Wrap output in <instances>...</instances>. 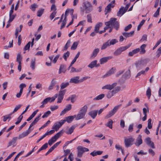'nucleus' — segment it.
<instances>
[{"label":"nucleus","mask_w":161,"mask_h":161,"mask_svg":"<svg viewBox=\"0 0 161 161\" xmlns=\"http://www.w3.org/2000/svg\"><path fill=\"white\" fill-rule=\"evenodd\" d=\"M87 106L85 105L79 110L78 113L77 115L75 118L76 120H79L83 118L85 116L87 109Z\"/></svg>","instance_id":"nucleus-1"},{"label":"nucleus","mask_w":161,"mask_h":161,"mask_svg":"<svg viewBox=\"0 0 161 161\" xmlns=\"http://www.w3.org/2000/svg\"><path fill=\"white\" fill-rule=\"evenodd\" d=\"M41 115V114L38 115L36 118L34 119V120L33 121L34 123L36 124L39 120V118Z\"/></svg>","instance_id":"nucleus-59"},{"label":"nucleus","mask_w":161,"mask_h":161,"mask_svg":"<svg viewBox=\"0 0 161 161\" xmlns=\"http://www.w3.org/2000/svg\"><path fill=\"white\" fill-rule=\"evenodd\" d=\"M148 62L147 59H141L136 63L135 65L138 70H140L145 67Z\"/></svg>","instance_id":"nucleus-3"},{"label":"nucleus","mask_w":161,"mask_h":161,"mask_svg":"<svg viewBox=\"0 0 161 161\" xmlns=\"http://www.w3.org/2000/svg\"><path fill=\"white\" fill-rule=\"evenodd\" d=\"M38 111V110H36L34 111L32 114L29 117V118L27 119V121H29L31 120L35 116Z\"/></svg>","instance_id":"nucleus-33"},{"label":"nucleus","mask_w":161,"mask_h":161,"mask_svg":"<svg viewBox=\"0 0 161 161\" xmlns=\"http://www.w3.org/2000/svg\"><path fill=\"white\" fill-rule=\"evenodd\" d=\"M75 128V126H72L69 129L68 131H66V133L68 134H71L73 132Z\"/></svg>","instance_id":"nucleus-35"},{"label":"nucleus","mask_w":161,"mask_h":161,"mask_svg":"<svg viewBox=\"0 0 161 161\" xmlns=\"http://www.w3.org/2000/svg\"><path fill=\"white\" fill-rule=\"evenodd\" d=\"M44 10V9H41L39 10L37 13V16L38 17L41 16L43 13Z\"/></svg>","instance_id":"nucleus-56"},{"label":"nucleus","mask_w":161,"mask_h":161,"mask_svg":"<svg viewBox=\"0 0 161 161\" xmlns=\"http://www.w3.org/2000/svg\"><path fill=\"white\" fill-rule=\"evenodd\" d=\"M115 68H112L105 75L103 76V77H105L107 76H110L111 75L114 74L115 73Z\"/></svg>","instance_id":"nucleus-23"},{"label":"nucleus","mask_w":161,"mask_h":161,"mask_svg":"<svg viewBox=\"0 0 161 161\" xmlns=\"http://www.w3.org/2000/svg\"><path fill=\"white\" fill-rule=\"evenodd\" d=\"M23 118V116L20 115L18 118V120L15 123V124L17 125L19 124L21 122Z\"/></svg>","instance_id":"nucleus-51"},{"label":"nucleus","mask_w":161,"mask_h":161,"mask_svg":"<svg viewBox=\"0 0 161 161\" xmlns=\"http://www.w3.org/2000/svg\"><path fill=\"white\" fill-rule=\"evenodd\" d=\"M48 147V144L47 143H45L41 148L40 150H44L46 149Z\"/></svg>","instance_id":"nucleus-62"},{"label":"nucleus","mask_w":161,"mask_h":161,"mask_svg":"<svg viewBox=\"0 0 161 161\" xmlns=\"http://www.w3.org/2000/svg\"><path fill=\"white\" fill-rule=\"evenodd\" d=\"M21 106V105H18L17 106L14 108V110L12 113L14 114L16 112Z\"/></svg>","instance_id":"nucleus-64"},{"label":"nucleus","mask_w":161,"mask_h":161,"mask_svg":"<svg viewBox=\"0 0 161 161\" xmlns=\"http://www.w3.org/2000/svg\"><path fill=\"white\" fill-rule=\"evenodd\" d=\"M134 139L132 137L125 139V145L126 147H128L132 145V143L134 141Z\"/></svg>","instance_id":"nucleus-10"},{"label":"nucleus","mask_w":161,"mask_h":161,"mask_svg":"<svg viewBox=\"0 0 161 161\" xmlns=\"http://www.w3.org/2000/svg\"><path fill=\"white\" fill-rule=\"evenodd\" d=\"M71 43V41L70 40H69L66 43L65 45V46L63 48V50L64 51H65L69 47V46L70 44Z\"/></svg>","instance_id":"nucleus-39"},{"label":"nucleus","mask_w":161,"mask_h":161,"mask_svg":"<svg viewBox=\"0 0 161 161\" xmlns=\"http://www.w3.org/2000/svg\"><path fill=\"white\" fill-rule=\"evenodd\" d=\"M84 10H86V13H90L92 10V6L89 2H86L83 3Z\"/></svg>","instance_id":"nucleus-7"},{"label":"nucleus","mask_w":161,"mask_h":161,"mask_svg":"<svg viewBox=\"0 0 161 161\" xmlns=\"http://www.w3.org/2000/svg\"><path fill=\"white\" fill-rule=\"evenodd\" d=\"M130 46H126L118 48L114 53V54L115 56H118L120 55L123 51L125 50L128 48Z\"/></svg>","instance_id":"nucleus-8"},{"label":"nucleus","mask_w":161,"mask_h":161,"mask_svg":"<svg viewBox=\"0 0 161 161\" xmlns=\"http://www.w3.org/2000/svg\"><path fill=\"white\" fill-rule=\"evenodd\" d=\"M112 56H108L105 57H103L101 58L100 60V64H102L106 63L108 61L112 58Z\"/></svg>","instance_id":"nucleus-17"},{"label":"nucleus","mask_w":161,"mask_h":161,"mask_svg":"<svg viewBox=\"0 0 161 161\" xmlns=\"http://www.w3.org/2000/svg\"><path fill=\"white\" fill-rule=\"evenodd\" d=\"M38 6L36 3H34L31 5L30 6V8L32 9V10L34 11H35L36 8Z\"/></svg>","instance_id":"nucleus-44"},{"label":"nucleus","mask_w":161,"mask_h":161,"mask_svg":"<svg viewBox=\"0 0 161 161\" xmlns=\"http://www.w3.org/2000/svg\"><path fill=\"white\" fill-rule=\"evenodd\" d=\"M22 57L21 56L20 53H18L17 55L16 61L18 62L19 63H21V60Z\"/></svg>","instance_id":"nucleus-45"},{"label":"nucleus","mask_w":161,"mask_h":161,"mask_svg":"<svg viewBox=\"0 0 161 161\" xmlns=\"http://www.w3.org/2000/svg\"><path fill=\"white\" fill-rule=\"evenodd\" d=\"M99 48H97L94 49L93 50L92 54L90 56V58L92 59L95 57L99 53Z\"/></svg>","instance_id":"nucleus-18"},{"label":"nucleus","mask_w":161,"mask_h":161,"mask_svg":"<svg viewBox=\"0 0 161 161\" xmlns=\"http://www.w3.org/2000/svg\"><path fill=\"white\" fill-rule=\"evenodd\" d=\"M71 109V105L69 104L67 105L65 108L61 112L60 114V115H62L65 114L66 112Z\"/></svg>","instance_id":"nucleus-16"},{"label":"nucleus","mask_w":161,"mask_h":161,"mask_svg":"<svg viewBox=\"0 0 161 161\" xmlns=\"http://www.w3.org/2000/svg\"><path fill=\"white\" fill-rule=\"evenodd\" d=\"M97 60H95L92 61V62L88 65V67L92 69L95 67H97Z\"/></svg>","instance_id":"nucleus-27"},{"label":"nucleus","mask_w":161,"mask_h":161,"mask_svg":"<svg viewBox=\"0 0 161 161\" xmlns=\"http://www.w3.org/2000/svg\"><path fill=\"white\" fill-rule=\"evenodd\" d=\"M146 46V45L145 44L142 45L140 47L141 51H140V53L141 54H143L145 53L146 50L145 49Z\"/></svg>","instance_id":"nucleus-30"},{"label":"nucleus","mask_w":161,"mask_h":161,"mask_svg":"<svg viewBox=\"0 0 161 161\" xmlns=\"http://www.w3.org/2000/svg\"><path fill=\"white\" fill-rule=\"evenodd\" d=\"M157 53V54L156 55V56L158 58L159 57L161 54V47L158 48Z\"/></svg>","instance_id":"nucleus-61"},{"label":"nucleus","mask_w":161,"mask_h":161,"mask_svg":"<svg viewBox=\"0 0 161 161\" xmlns=\"http://www.w3.org/2000/svg\"><path fill=\"white\" fill-rule=\"evenodd\" d=\"M77 149L78 151L77 156L80 158L82 156V154L84 152H87L89 150L88 148L80 146L77 147Z\"/></svg>","instance_id":"nucleus-6"},{"label":"nucleus","mask_w":161,"mask_h":161,"mask_svg":"<svg viewBox=\"0 0 161 161\" xmlns=\"http://www.w3.org/2000/svg\"><path fill=\"white\" fill-rule=\"evenodd\" d=\"M51 99V98L50 97H47L44 99L42 103V104L40 106V107L42 108H44V105L46 104Z\"/></svg>","instance_id":"nucleus-25"},{"label":"nucleus","mask_w":161,"mask_h":161,"mask_svg":"<svg viewBox=\"0 0 161 161\" xmlns=\"http://www.w3.org/2000/svg\"><path fill=\"white\" fill-rule=\"evenodd\" d=\"M116 19L115 18H111L110 20L105 22L106 25H109L111 27H114L116 30H118L119 28V24L118 21H116Z\"/></svg>","instance_id":"nucleus-2"},{"label":"nucleus","mask_w":161,"mask_h":161,"mask_svg":"<svg viewBox=\"0 0 161 161\" xmlns=\"http://www.w3.org/2000/svg\"><path fill=\"white\" fill-rule=\"evenodd\" d=\"M146 95L148 99H149L151 95V90L148 88L146 92Z\"/></svg>","instance_id":"nucleus-49"},{"label":"nucleus","mask_w":161,"mask_h":161,"mask_svg":"<svg viewBox=\"0 0 161 161\" xmlns=\"http://www.w3.org/2000/svg\"><path fill=\"white\" fill-rule=\"evenodd\" d=\"M114 95V94H113L112 91H109L107 95V97L108 98H110Z\"/></svg>","instance_id":"nucleus-57"},{"label":"nucleus","mask_w":161,"mask_h":161,"mask_svg":"<svg viewBox=\"0 0 161 161\" xmlns=\"http://www.w3.org/2000/svg\"><path fill=\"white\" fill-rule=\"evenodd\" d=\"M145 142L147 145L153 148H155V147L153 142L151 140L150 138L148 137L145 139Z\"/></svg>","instance_id":"nucleus-14"},{"label":"nucleus","mask_w":161,"mask_h":161,"mask_svg":"<svg viewBox=\"0 0 161 161\" xmlns=\"http://www.w3.org/2000/svg\"><path fill=\"white\" fill-rule=\"evenodd\" d=\"M103 152L99 151H94L90 153V154L93 156H95L97 155H100L102 154Z\"/></svg>","instance_id":"nucleus-32"},{"label":"nucleus","mask_w":161,"mask_h":161,"mask_svg":"<svg viewBox=\"0 0 161 161\" xmlns=\"http://www.w3.org/2000/svg\"><path fill=\"white\" fill-rule=\"evenodd\" d=\"M66 92V90H64L62 91H60L59 92V93L58 94V96L63 97L64 95Z\"/></svg>","instance_id":"nucleus-50"},{"label":"nucleus","mask_w":161,"mask_h":161,"mask_svg":"<svg viewBox=\"0 0 161 161\" xmlns=\"http://www.w3.org/2000/svg\"><path fill=\"white\" fill-rule=\"evenodd\" d=\"M104 96L105 95L104 94H101L94 97L93 100L94 101L98 100L104 98Z\"/></svg>","instance_id":"nucleus-31"},{"label":"nucleus","mask_w":161,"mask_h":161,"mask_svg":"<svg viewBox=\"0 0 161 161\" xmlns=\"http://www.w3.org/2000/svg\"><path fill=\"white\" fill-rule=\"evenodd\" d=\"M109 40H108L107 42L104 43L103 45L102 46L101 49V50H104L105 49L108 47L109 46Z\"/></svg>","instance_id":"nucleus-29"},{"label":"nucleus","mask_w":161,"mask_h":161,"mask_svg":"<svg viewBox=\"0 0 161 161\" xmlns=\"http://www.w3.org/2000/svg\"><path fill=\"white\" fill-rule=\"evenodd\" d=\"M87 22L90 23H92V15L91 14H89L87 15Z\"/></svg>","instance_id":"nucleus-58"},{"label":"nucleus","mask_w":161,"mask_h":161,"mask_svg":"<svg viewBox=\"0 0 161 161\" xmlns=\"http://www.w3.org/2000/svg\"><path fill=\"white\" fill-rule=\"evenodd\" d=\"M117 85V83L114 82L113 83L112 85L108 84L105 85L103 86L102 88L103 89H106L109 90H110L113 89Z\"/></svg>","instance_id":"nucleus-11"},{"label":"nucleus","mask_w":161,"mask_h":161,"mask_svg":"<svg viewBox=\"0 0 161 161\" xmlns=\"http://www.w3.org/2000/svg\"><path fill=\"white\" fill-rule=\"evenodd\" d=\"M121 104H119L117 106H115L113 109L109 112L108 114L105 116V119L109 118L113 116L117 111L119 107L121 106Z\"/></svg>","instance_id":"nucleus-5"},{"label":"nucleus","mask_w":161,"mask_h":161,"mask_svg":"<svg viewBox=\"0 0 161 161\" xmlns=\"http://www.w3.org/2000/svg\"><path fill=\"white\" fill-rule=\"evenodd\" d=\"M9 19L8 21V23L11 22L13 20L15 16V15H9Z\"/></svg>","instance_id":"nucleus-60"},{"label":"nucleus","mask_w":161,"mask_h":161,"mask_svg":"<svg viewBox=\"0 0 161 161\" xmlns=\"http://www.w3.org/2000/svg\"><path fill=\"white\" fill-rule=\"evenodd\" d=\"M63 131L62 130L57 133L53 136L48 141V144L51 146L61 136L63 133Z\"/></svg>","instance_id":"nucleus-4"},{"label":"nucleus","mask_w":161,"mask_h":161,"mask_svg":"<svg viewBox=\"0 0 161 161\" xmlns=\"http://www.w3.org/2000/svg\"><path fill=\"white\" fill-rule=\"evenodd\" d=\"M26 86V85L24 83H21L19 86V87L20 89V90L23 92V89Z\"/></svg>","instance_id":"nucleus-63"},{"label":"nucleus","mask_w":161,"mask_h":161,"mask_svg":"<svg viewBox=\"0 0 161 161\" xmlns=\"http://www.w3.org/2000/svg\"><path fill=\"white\" fill-rule=\"evenodd\" d=\"M113 121L111 119H109L107 124L106 125V126L109 127L110 129L112 128V124Z\"/></svg>","instance_id":"nucleus-42"},{"label":"nucleus","mask_w":161,"mask_h":161,"mask_svg":"<svg viewBox=\"0 0 161 161\" xmlns=\"http://www.w3.org/2000/svg\"><path fill=\"white\" fill-rule=\"evenodd\" d=\"M134 33V31H132L130 32H123L122 35L125 38L129 37L132 36Z\"/></svg>","instance_id":"nucleus-20"},{"label":"nucleus","mask_w":161,"mask_h":161,"mask_svg":"<svg viewBox=\"0 0 161 161\" xmlns=\"http://www.w3.org/2000/svg\"><path fill=\"white\" fill-rule=\"evenodd\" d=\"M31 132V130H26L21 134H20L18 137V139H20L27 136Z\"/></svg>","instance_id":"nucleus-15"},{"label":"nucleus","mask_w":161,"mask_h":161,"mask_svg":"<svg viewBox=\"0 0 161 161\" xmlns=\"http://www.w3.org/2000/svg\"><path fill=\"white\" fill-rule=\"evenodd\" d=\"M114 6V5H112V3H110L106 7L105 9V11H106L107 13L109 12L111 10V8H113Z\"/></svg>","instance_id":"nucleus-28"},{"label":"nucleus","mask_w":161,"mask_h":161,"mask_svg":"<svg viewBox=\"0 0 161 161\" xmlns=\"http://www.w3.org/2000/svg\"><path fill=\"white\" fill-rule=\"evenodd\" d=\"M69 54L70 53L68 51H67L64 54L63 56V57L65 61L67 60V58L69 57Z\"/></svg>","instance_id":"nucleus-48"},{"label":"nucleus","mask_w":161,"mask_h":161,"mask_svg":"<svg viewBox=\"0 0 161 161\" xmlns=\"http://www.w3.org/2000/svg\"><path fill=\"white\" fill-rule=\"evenodd\" d=\"M145 20L144 19L142 20L140 23V24L137 26V30L138 31H139L141 27L143 25L145 22Z\"/></svg>","instance_id":"nucleus-46"},{"label":"nucleus","mask_w":161,"mask_h":161,"mask_svg":"<svg viewBox=\"0 0 161 161\" xmlns=\"http://www.w3.org/2000/svg\"><path fill=\"white\" fill-rule=\"evenodd\" d=\"M142 143V136L139 135L136 140V142L135 143V145L137 146H139Z\"/></svg>","instance_id":"nucleus-22"},{"label":"nucleus","mask_w":161,"mask_h":161,"mask_svg":"<svg viewBox=\"0 0 161 161\" xmlns=\"http://www.w3.org/2000/svg\"><path fill=\"white\" fill-rule=\"evenodd\" d=\"M35 58L31 59L30 67L33 70H34L35 69Z\"/></svg>","instance_id":"nucleus-34"},{"label":"nucleus","mask_w":161,"mask_h":161,"mask_svg":"<svg viewBox=\"0 0 161 161\" xmlns=\"http://www.w3.org/2000/svg\"><path fill=\"white\" fill-rule=\"evenodd\" d=\"M18 139L17 137H14L13 138L12 140L9 142L8 143V147L11 145H14L15 144Z\"/></svg>","instance_id":"nucleus-26"},{"label":"nucleus","mask_w":161,"mask_h":161,"mask_svg":"<svg viewBox=\"0 0 161 161\" xmlns=\"http://www.w3.org/2000/svg\"><path fill=\"white\" fill-rule=\"evenodd\" d=\"M103 24L101 22H99L96 24L95 26L94 31L96 33H98L100 28L102 25Z\"/></svg>","instance_id":"nucleus-24"},{"label":"nucleus","mask_w":161,"mask_h":161,"mask_svg":"<svg viewBox=\"0 0 161 161\" xmlns=\"http://www.w3.org/2000/svg\"><path fill=\"white\" fill-rule=\"evenodd\" d=\"M79 42H74L71 47V49L73 50H75L77 47Z\"/></svg>","instance_id":"nucleus-38"},{"label":"nucleus","mask_w":161,"mask_h":161,"mask_svg":"<svg viewBox=\"0 0 161 161\" xmlns=\"http://www.w3.org/2000/svg\"><path fill=\"white\" fill-rule=\"evenodd\" d=\"M130 70H127L124 74V77L125 78H129L130 76Z\"/></svg>","instance_id":"nucleus-41"},{"label":"nucleus","mask_w":161,"mask_h":161,"mask_svg":"<svg viewBox=\"0 0 161 161\" xmlns=\"http://www.w3.org/2000/svg\"><path fill=\"white\" fill-rule=\"evenodd\" d=\"M160 8V7H159L158 8L156 12L153 15V16L154 17H157L159 15Z\"/></svg>","instance_id":"nucleus-54"},{"label":"nucleus","mask_w":161,"mask_h":161,"mask_svg":"<svg viewBox=\"0 0 161 161\" xmlns=\"http://www.w3.org/2000/svg\"><path fill=\"white\" fill-rule=\"evenodd\" d=\"M31 44V42H29L24 47V50L25 51L27 50H29Z\"/></svg>","instance_id":"nucleus-47"},{"label":"nucleus","mask_w":161,"mask_h":161,"mask_svg":"<svg viewBox=\"0 0 161 161\" xmlns=\"http://www.w3.org/2000/svg\"><path fill=\"white\" fill-rule=\"evenodd\" d=\"M97 112V110H93L89 112L88 114L92 118L94 119L96 116Z\"/></svg>","instance_id":"nucleus-19"},{"label":"nucleus","mask_w":161,"mask_h":161,"mask_svg":"<svg viewBox=\"0 0 161 161\" xmlns=\"http://www.w3.org/2000/svg\"><path fill=\"white\" fill-rule=\"evenodd\" d=\"M67 20L66 19V17H65L64 19L62 21V25L60 27V29H62L66 25Z\"/></svg>","instance_id":"nucleus-55"},{"label":"nucleus","mask_w":161,"mask_h":161,"mask_svg":"<svg viewBox=\"0 0 161 161\" xmlns=\"http://www.w3.org/2000/svg\"><path fill=\"white\" fill-rule=\"evenodd\" d=\"M118 41L116 39H113L111 40L109 42V45L110 46L111 45H114L117 42H118Z\"/></svg>","instance_id":"nucleus-43"},{"label":"nucleus","mask_w":161,"mask_h":161,"mask_svg":"<svg viewBox=\"0 0 161 161\" xmlns=\"http://www.w3.org/2000/svg\"><path fill=\"white\" fill-rule=\"evenodd\" d=\"M126 12V10H125L124 7H121L118 12L117 15L120 17L122 16Z\"/></svg>","instance_id":"nucleus-21"},{"label":"nucleus","mask_w":161,"mask_h":161,"mask_svg":"<svg viewBox=\"0 0 161 161\" xmlns=\"http://www.w3.org/2000/svg\"><path fill=\"white\" fill-rule=\"evenodd\" d=\"M65 70L64 69V65H61L59 68V69L58 71L59 74H60L62 72L64 73Z\"/></svg>","instance_id":"nucleus-40"},{"label":"nucleus","mask_w":161,"mask_h":161,"mask_svg":"<svg viewBox=\"0 0 161 161\" xmlns=\"http://www.w3.org/2000/svg\"><path fill=\"white\" fill-rule=\"evenodd\" d=\"M121 87L119 86H118L114 88L113 90H112V92L113 94L114 95L118 92L120 90Z\"/></svg>","instance_id":"nucleus-36"},{"label":"nucleus","mask_w":161,"mask_h":161,"mask_svg":"<svg viewBox=\"0 0 161 161\" xmlns=\"http://www.w3.org/2000/svg\"><path fill=\"white\" fill-rule=\"evenodd\" d=\"M80 77L79 76L73 77L70 79L69 82L70 83H74L75 84L80 83Z\"/></svg>","instance_id":"nucleus-12"},{"label":"nucleus","mask_w":161,"mask_h":161,"mask_svg":"<svg viewBox=\"0 0 161 161\" xmlns=\"http://www.w3.org/2000/svg\"><path fill=\"white\" fill-rule=\"evenodd\" d=\"M76 115L74 116H69L65 118L64 120H63L62 121L64 123L66 121H67L68 123H70L74 119V118L76 117Z\"/></svg>","instance_id":"nucleus-13"},{"label":"nucleus","mask_w":161,"mask_h":161,"mask_svg":"<svg viewBox=\"0 0 161 161\" xmlns=\"http://www.w3.org/2000/svg\"><path fill=\"white\" fill-rule=\"evenodd\" d=\"M64 124L62 120L60 122H56L53 125L52 129L55 130L56 131H57Z\"/></svg>","instance_id":"nucleus-9"},{"label":"nucleus","mask_w":161,"mask_h":161,"mask_svg":"<svg viewBox=\"0 0 161 161\" xmlns=\"http://www.w3.org/2000/svg\"><path fill=\"white\" fill-rule=\"evenodd\" d=\"M51 113V112L50 111H48L46 112H45L43 115L42 116V118H45L47 117L49 115H50Z\"/></svg>","instance_id":"nucleus-52"},{"label":"nucleus","mask_w":161,"mask_h":161,"mask_svg":"<svg viewBox=\"0 0 161 161\" xmlns=\"http://www.w3.org/2000/svg\"><path fill=\"white\" fill-rule=\"evenodd\" d=\"M151 122L152 119H149L148 120L147 127L149 129H151L152 127Z\"/></svg>","instance_id":"nucleus-53"},{"label":"nucleus","mask_w":161,"mask_h":161,"mask_svg":"<svg viewBox=\"0 0 161 161\" xmlns=\"http://www.w3.org/2000/svg\"><path fill=\"white\" fill-rule=\"evenodd\" d=\"M69 85V83L68 82L66 83H62L60 86V89L63 90L67 87Z\"/></svg>","instance_id":"nucleus-37"}]
</instances>
